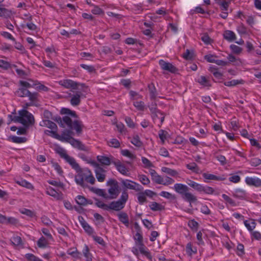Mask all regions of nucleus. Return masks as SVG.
<instances>
[{"instance_id": "obj_28", "label": "nucleus", "mask_w": 261, "mask_h": 261, "mask_svg": "<svg viewBox=\"0 0 261 261\" xmlns=\"http://www.w3.org/2000/svg\"><path fill=\"white\" fill-rule=\"evenodd\" d=\"M46 193L47 195H50L57 199H60L61 198L60 194L50 186L46 188Z\"/></svg>"}, {"instance_id": "obj_38", "label": "nucleus", "mask_w": 261, "mask_h": 261, "mask_svg": "<svg viewBox=\"0 0 261 261\" xmlns=\"http://www.w3.org/2000/svg\"><path fill=\"white\" fill-rule=\"evenodd\" d=\"M55 150L61 158L64 159L67 155L66 150L59 146H57Z\"/></svg>"}, {"instance_id": "obj_57", "label": "nucleus", "mask_w": 261, "mask_h": 261, "mask_svg": "<svg viewBox=\"0 0 261 261\" xmlns=\"http://www.w3.org/2000/svg\"><path fill=\"white\" fill-rule=\"evenodd\" d=\"M11 15V12L8 9L0 7V16L8 17Z\"/></svg>"}, {"instance_id": "obj_55", "label": "nucleus", "mask_w": 261, "mask_h": 261, "mask_svg": "<svg viewBox=\"0 0 261 261\" xmlns=\"http://www.w3.org/2000/svg\"><path fill=\"white\" fill-rule=\"evenodd\" d=\"M108 144L110 147L114 148H118L120 146V143L116 139H111L109 142H108Z\"/></svg>"}, {"instance_id": "obj_19", "label": "nucleus", "mask_w": 261, "mask_h": 261, "mask_svg": "<svg viewBox=\"0 0 261 261\" xmlns=\"http://www.w3.org/2000/svg\"><path fill=\"white\" fill-rule=\"evenodd\" d=\"M149 173L151 176V179L158 184H162L163 182V178L159 175L154 169H150Z\"/></svg>"}, {"instance_id": "obj_8", "label": "nucleus", "mask_w": 261, "mask_h": 261, "mask_svg": "<svg viewBox=\"0 0 261 261\" xmlns=\"http://www.w3.org/2000/svg\"><path fill=\"white\" fill-rule=\"evenodd\" d=\"M83 92H84L80 90H77L75 94L69 93V96L71 97L70 103L72 106H77L81 103V98L85 97Z\"/></svg>"}, {"instance_id": "obj_6", "label": "nucleus", "mask_w": 261, "mask_h": 261, "mask_svg": "<svg viewBox=\"0 0 261 261\" xmlns=\"http://www.w3.org/2000/svg\"><path fill=\"white\" fill-rule=\"evenodd\" d=\"M107 184L110 187L108 190V192L110 194L108 198L111 199L116 198L120 193L118 182L115 179H110Z\"/></svg>"}, {"instance_id": "obj_22", "label": "nucleus", "mask_w": 261, "mask_h": 261, "mask_svg": "<svg viewBox=\"0 0 261 261\" xmlns=\"http://www.w3.org/2000/svg\"><path fill=\"white\" fill-rule=\"evenodd\" d=\"M64 159L66 161V162L70 164L72 168L75 170H78V169H79L80 166L76 163L75 160L73 158L67 154L66 156H65Z\"/></svg>"}, {"instance_id": "obj_15", "label": "nucleus", "mask_w": 261, "mask_h": 261, "mask_svg": "<svg viewBox=\"0 0 261 261\" xmlns=\"http://www.w3.org/2000/svg\"><path fill=\"white\" fill-rule=\"evenodd\" d=\"M245 182L249 186L256 187H261V179L258 178L247 177L245 178Z\"/></svg>"}, {"instance_id": "obj_63", "label": "nucleus", "mask_w": 261, "mask_h": 261, "mask_svg": "<svg viewBox=\"0 0 261 261\" xmlns=\"http://www.w3.org/2000/svg\"><path fill=\"white\" fill-rule=\"evenodd\" d=\"M12 243L15 246H18L22 243L21 238L19 236L14 237L11 240Z\"/></svg>"}, {"instance_id": "obj_33", "label": "nucleus", "mask_w": 261, "mask_h": 261, "mask_svg": "<svg viewBox=\"0 0 261 261\" xmlns=\"http://www.w3.org/2000/svg\"><path fill=\"white\" fill-rule=\"evenodd\" d=\"M30 91L24 88H20L16 92V94L20 97H27L29 94Z\"/></svg>"}, {"instance_id": "obj_34", "label": "nucleus", "mask_w": 261, "mask_h": 261, "mask_svg": "<svg viewBox=\"0 0 261 261\" xmlns=\"http://www.w3.org/2000/svg\"><path fill=\"white\" fill-rule=\"evenodd\" d=\"M149 207L153 211H162L164 209V206L156 202H151Z\"/></svg>"}, {"instance_id": "obj_48", "label": "nucleus", "mask_w": 261, "mask_h": 261, "mask_svg": "<svg viewBox=\"0 0 261 261\" xmlns=\"http://www.w3.org/2000/svg\"><path fill=\"white\" fill-rule=\"evenodd\" d=\"M160 195L168 199L174 200L176 198V196L166 191H162L160 193Z\"/></svg>"}, {"instance_id": "obj_36", "label": "nucleus", "mask_w": 261, "mask_h": 261, "mask_svg": "<svg viewBox=\"0 0 261 261\" xmlns=\"http://www.w3.org/2000/svg\"><path fill=\"white\" fill-rule=\"evenodd\" d=\"M0 68L4 70H7L11 68V64L10 62L0 59Z\"/></svg>"}, {"instance_id": "obj_3", "label": "nucleus", "mask_w": 261, "mask_h": 261, "mask_svg": "<svg viewBox=\"0 0 261 261\" xmlns=\"http://www.w3.org/2000/svg\"><path fill=\"white\" fill-rule=\"evenodd\" d=\"M174 189L176 192L180 195L184 200L189 202L190 204L197 202V197L189 192L190 188L187 185L182 184H175L174 186Z\"/></svg>"}, {"instance_id": "obj_11", "label": "nucleus", "mask_w": 261, "mask_h": 261, "mask_svg": "<svg viewBox=\"0 0 261 261\" xmlns=\"http://www.w3.org/2000/svg\"><path fill=\"white\" fill-rule=\"evenodd\" d=\"M113 164L115 165L117 170L122 174L127 176L129 175V169L127 168L119 160L113 162Z\"/></svg>"}, {"instance_id": "obj_41", "label": "nucleus", "mask_w": 261, "mask_h": 261, "mask_svg": "<svg viewBox=\"0 0 261 261\" xmlns=\"http://www.w3.org/2000/svg\"><path fill=\"white\" fill-rule=\"evenodd\" d=\"M132 182L134 181L128 179H122L121 180V182L123 186H124L125 188L131 190L135 189L134 184H132Z\"/></svg>"}, {"instance_id": "obj_39", "label": "nucleus", "mask_w": 261, "mask_h": 261, "mask_svg": "<svg viewBox=\"0 0 261 261\" xmlns=\"http://www.w3.org/2000/svg\"><path fill=\"white\" fill-rule=\"evenodd\" d=\"M91 190L98 196H102L105 198H108V196L105 190L92 188Z\"/></svg>"}, {"instance_id": "obj_40", "label": "nucleus", "mask_w": 261, "mask_h": 261, "mask_svg": "<svg viewBox=\"0 0 261 261\" xmlns=\"http://www.w3.org/2000/svg\"><path fill=\"white\" fill-rule=\"evenodd\" d=\"M188 184L195 190L200 192L202 186V185L197 183L193 180H189V182H188Z\"/></svg>"}, {"instance_id": "obj_20", "label": "nucleus", "mask_w": 261, "mask_h": 261, "mask_svg": "<svg viewBox=\"0 0 261 261\" xmlns=\"http://www.w3.org/2000/svg\"><path fill=\"white\" fill-rule=\"evenodd\" d=\"M196 82H198L200 85L203 87H211V81L208 77H206L205 76L201 75L198 78V79L196 80Z\"/></svg>"}, {"instance_id": "obj_61", "label": "nucleus", "mask_w": 261, "mask_h": 261, "mask_svg": "<svg viewBox=\"0 0 261 261\" xmlns=\"http://www.w3.org/2000/svg\"><path fill=\"white\" fill-rule=\"evenodd\" d=\"M121 153L122 155L123 156L128 157L131 159H134L136 158V156L128 150L124 149L121 151Z\"/></svg>"}, {"instance_id": "obj_14", "label": "nucleus", "mask_w": 261, "mask_h": 261, "mask_svg": "<svg viewBox=\"0 0 261 261\" xmlns=\"http://www.w3.org/2000/svg\"><path fill=\"white\" fill-rule=\"evenodd\" d=\"M96 158L97 161L102 165L109 166L111 163L113 164V162H115V161H113V157L112 156L108 157L105 155H98Z\"/></svg>"}, {"instance_id": "obj_46", "label": "nucleus", "mask_w": 261, "mask_h": 261, "mask_svg": "<svg viewBox=\"0 0 261 261\" xmlns=\"http://www.w3.org/2000/svg\"><path fill=\"white\" fill-rule=\"evenodd\" d=\"M162 171L172 176H175L177 175V172L173 169L167 167H163L162 169Z\"/></svg>"}, {"instance_id": "obj_53", "label": "nucleus", "mask_w": 261, "mask_h": 261, "mask_svg": "<svg viewBox=\"0 0 261 261\" xmlns=\"http://www.w3.org/2000/svg\"><path fill=\"white\" fill-rule=\"evenodd\" d=\"M133 105L139 111H144L145 109V104L142 101H135Z\"/></svg>"}, {"instance_id": "obj_24", "label": "nucleus", "mask_w": 261, "mask_h": 261, "mask_svg": "<svg viewBox=\"0 0 261 261\" xmlns=\"http://www.w3.org/2000/svg\"><path fill=\"white\" fill-rule=\"evenodd\" d=\"M232 196L240 199H245L247 197V193L245 191L238 189L233 192Z\"/></svg>"}, {"instance_id": "obj_42", "label": "nucleus", "mask_w": 261, "mask_h": 261, "mask_svg": "<svg viewBox=\"0 0 261 261\" xmlns=\"http://www.w3.org/2000/svg\"><path fill=\"white\" fill-rule=\"evenodd\" d=\"M200 192H203L204 193L206 194H215V190L212 187L208 186H203V185L202 186Z\"/></svg>"}, {"instance_id": "obj_21", "label": "nucleus", "mask_w": 261, "mask_h": 261, "mask_svg": "<svg viewBox=\"0 0 261 261\" xmlns=\"http://www.w3.org/2000/svg\"><path fill=\"white\" fill-rule=\"evenodd\" d=\"M19 116H13V118L11 119V121L15 122H19L20 123H24L22 119V117L25 116V114H28V111L25 110H21L18 112Z\"/></svg>"}, {"instance_id": "obj_5", "label": "nucleus", "mask_w": 261, "mask_h": 261, "mask_svg": "<svg viewBox=\"0 0 261 261\" xmlns=\"http://www.w3.org/2000/svg\"><path fill=\"white\" fill-rule=\"evenodd\" d=\"M134 240L136 242V244L139 246L140 253L145 255L149 259L151 260L152 256L143 244L142 231H137L134 236Z\"/></svg>"}, {"instance_id": "obj_25", "label": "nucleus", "mask_w": 261, "mask_h": 261, "mask_svg": "<svg viewBox=\"0 0 261 261\" xmlns=\"http://www.w3.org/2000/svg\"><path fill=\"white\" fill-rule=\"evenodd\" d=\"M223 37L229 42H232L236 39V36L234 33L229 30L225 31L224 32Z\"/></svg>"}, {"instance_id": "obj_43", "label": "nucleus", "mask_w": 261, "mask_h": 261, "mask_svg": "<svg viewBox=\"0 0 261 261\" xmlns=\"http://www.w3.org/2000/svg\"><path fill=\"white\" fill-rule=\"evenodd\" d=\"M237 30L238 32L241 35H246L248 33L247 28L243 23L238 26Z\"/></svg>"}, {"instance_id": "obj_18", "label": "nucleus", "mask_w": 261, "mask_h": 261, "mask_svg": "<svg viewBox=\"0 0 261 261\" xmlns=\"http://www.w3.org/2000/svg\"><path fill=\"white\" fill-rule=\"evenodd\" d=\"M149 110L152 114L155 113V112H158L160 115H161L160 117V123L159 124V126L161 127V125L163 124L164 121L165 119V115L161 111L158 110L156 108V105L155 103H152L150 106L149 107Z\"/></svg>"}, {"instance_id": "obj_27", "label": "nucleus", "mask_w": 261, "mask_h": 261, "mask_svg": "<svg viewBox=\"0 0 261 261\" xmlns=\"http://www.w3.org/2000/svg\"><path fill=\"white\" fill-rule=\"evenodd\" d=\"M117 215L119 221L124 224L126 226H128L129 220L127 214L124 212H121Z\"/></svg>"}, {"instance_id": "obj_17", "label": "nucleus", "mask_w": 261, "mask_h": 261, "mask_svg": "<svg viewBox=\"0 0 261 261\" xmlns=\"http://www.w3.org/2000/svg\"><path fill=\"white\" fill-rule=\"evenodd\" d=\"M25 116L22 117L24 123H22L25 126H28L34 123L35 119L33 115L28 111V114H25Z\"/></svg>"}, {"instance_id": "obj_4", "label": "nucleus", "mask_w": 261, "mask_h": 261, "mask_svg": "<svg viewBox=\"0 0 261 261\" xmlns=\"http://www.w3.org/2000/svg\"><path fill=\"white\" fill-rule=\"evenodd\" d=\"M60 85L66 89H70L74 92V90H81L84 92H87L88 87L85 84L78 83L70 79H64L59 82Z\"/></svg>"}, {"instance_id": "obj_2", "label": "nucleus", "mask_w": 261, "mask_h": 261, "mask_svg": "<svg viewBox=\"0 0 261 261\" xmlns=\"http://www.w3.org/2000/svg\"><path fill=\"white\" fill-rule=\"evenodd\" d=\"M76 171L77 174L75 176V180L77 185L83 188L86 187L87 185L85 183V181L91 185L94 184L95 179L88 168H81L80 167L79 169Z\"/></svg>"}, {"instance_id": "obj_12", "label": "nucleus", "mask_w": 261, "mask_h": 261, "mask_svg": "<svg viewBox=\"0 0 261 261\" xmlns=\"http://www.w3.org/2000/svg\"><path fill=\"white\" fill-rule=\"evenodd\" d=\"M202 176L204 178V182H208L210 180H217V181H223L226 179V177L224 176H216L215 175L208 173H203Z\"/></svg>"}, {"instance_id": "obj_59", "label": "nucleus", "mask_w": 261, "mask_h": 261, "mask_svg": "<svg viewBox=\"0 0 261 261\" xmlns=\"http://www.w3.org/2000/svg\"><path fill=\"white\" fill-rule=\"evenodd\" d=\"M141 161L144 164V168H148L153 167V164L152 163L145 157L142 156L141 158Z\"/></svg>"}, {"instance_id": "obj_44", "label": "nucleus", "mask_w": 261, "mask_h": 261, "mask_svg": "<svg viewBox=\"0 0 261 261\" xmlns=\"http://www.w3.org/2000/svg\"><path fill=\"white\" fill-rule=\"evenodd\" d=\"M38 93L37 92L32 93L30 91L29 94L27 97H28L30 102H32L35 104V102L37 101L38 97Z\"/></svg>"}, {"instance_id": "obj_51", "label": "nucleus", "mask_w": 261, "mask_h": 261, "mask_svg": "<svg viewBox=\"0 0 261 261\" xmlns=\"http://www.w3.org/2000/svg\"><path fill=\"white\" fill-rule=\"evenodd\" d=\"M138 178L140 181L143 185H148L150 183V180L149 178L145 175L141 174L138 175Z\"/></svg>"}, {"instance_id": "obj_52", "label": "nucleus", "mask_w": 261, "mask_h": 261, "mask_svg": "<svg viewBox=\"0 0 261 261\" xmlns=\"http://www.w3.org/2000/svg\"><path fill=\"white\" fill-rule=\"evenodd\" d=\"M25 258L28 261H43L38 257L32 253H27L25 255Z\"/></svg>"}, {"instance_id": "obj_54", "label": "nucleus", "mask_w": 261, "mask_h": 261, "mask_svg": "<svg viewBox=\"0 0 261 261\" xmlns=\"http://www.w3.org/2000/svg\"><path fill=\"white\" fill-rule=\"evenodd\" d=\"M47 245V241L44 237H41L37 242V245L40 248H44Z\"/></svg>"}, {"instance_id": "obj_26", "label": "nucleus", "mask_w": 261, "mask_h": 261, "mask_svg": "<svg viewBox=\"0 0 261 261\" xmlns=\"http://www.w3.org/2000/svg\"><path fill=\"white\" fill-rule=\"evenodd\" d=\"M40 125L42 126H46L51 129H57V126L56 124L47 119L43 120L42 122L40 123Z\"/></svg>"}, {"instance_id": "obj_31", "label": "nucleus", "mask_w": 261, "mask_h": 261, "mask_svg": "<svg viewBox=\"0 0 261 261\" xmlns=\"http://www.w3.org/2000/svg\"><path fill=\"white\" fill-rule=\"evenodd\" d=\"M148 87L150 98L151 99H155L157 97V92L154 84L152 83L149 84Z\"/></svg>"}, {"instance_id": "obj_32", "label": "nucleus", "mask_w": 261, "mask_h": 261, "mask_svg": "<svg viewBox=\"0 0 261 261\" xmlns=\"http://www.w3.org/2000/svg\"><path fill=\"white\" fill-rule=\"evenodd\" d=\"M76 203L80 205H86L88 204H92V202H89L84 196L79 195L75 199Z\"/></svg>"}, {"instance_id": "obj_1", "label": "nucleus", "mask_w": 261, "mask_h": 261, "mask_svg": "<svg viewBox=\"0 0 261 261\" xmlns=\"http://www.w3.org/2000/svg\"><path fill=\"white\" fill-rule=\"evenodd\" d=\"M60 113L61 114L66 115L62 118L58 116L53 117L51 113L48 110L44 111L43 115L47 120L51 119L57 122L61 127H67L71 129H75L77 134L82 133L84 125L81 121L76 119L77 116L75 111H71L68 108H62Z\"/></svg>"}, {"instance_id": "obj_16", "label": "nucleus", "mask_w": 261, "mask_h": 261, "mask_svg": "<svg viewBox=\"0 0 261 261\" xmlns=\"http://www.w3.org/2000/svg\"><path fill=\"white\" fill-rule=\"evenodd\" d=\"M124 206L123 205L120 201H114L111 202L109 204H108V211L109 210H114L116 211H119L122 208H123Z\"/></svg>"}, {"instance_id": "obj_60", "label": "nucleus", "mask_w": 261, "mask_h": 261, "mask_svg": "<svg viewBox=\"0 0 261 261\" xmlns=\"http://www.w3.org/2000/svg\"><path fill=\"white\" fill-rule=\"evenodd\" d=\"M138 200L140 204H143L146 201V197L143 192H140L137 194Z\"/></svg>"}, {"instance_id": "obj_7", "label": "nucleus", "mask_w": 261, "mask_h": 261, "mask_svg": "<svg viewBox=\"0 0 261 261\" xmlns=\"http://www.w3.org/2000/svg\"><path fill=\"white\" fill-rule=\"evenodd\" d=\"M95 168L96 177L99 182H103L106 178V170L96 161L90 160L89 162Z\"/></svg>"}, {"instance_id": "obj_62", "label": "nucleus", "mask_w": 261, "mask_h": 261, "mask_svg": "<svg viewBox=\"0 0 261 261\" xmlns=\"http://www.w3.org/2000/svg\"><path fill=\"white\" fill-rule=\"evenodd\" d=\"M80 66L83 69L87 70L89 73H92L95 71L94 67L92 65H87L84 64H81Z\"/></svg>"}, {"instance_id": "obj_47", "label": "nucleus", "mask_w": 261, "mask_h": 261, "mask_svg": "<svg viewBox=\"0 0 261 261\" xmlns=\"http://www.w3.org/2000/svg\"><path fill=\"white\" fill-rule=\"evenodd\" d=\"M186 167L194 172L198 173L199 170L197 164L195 163H191L186 165Z\"/></svg>"}, {"instance_id": "obj_45", "label": "nucleus", "mask_w": 261, "mask_h": 261, "mask_svg": "<svg viewBox=\"0 0 261 261\" xmlns=\"http://www.w3.org/2000/svg\"><path fill=\"white\" fill-rule=\"evenodd\" d=\"M222 198L224 199V200L226 201V203H229L230 205L232 206H237L236 202L234 200H233L232 198L229 197L227 195L223 194L222 195Z\"/></svg>"}, {"instance_id": "obj_10", "label": "nucleus", "mask_w": 261, "mask_h": 261, "mask_svg": "<svg viewBox=\"0 0 261 261\" xmlns=\"http://www.w3.org/2000/svg\"><path fill=\"white\" fill-rule=\"evenodd\" d=\"M159 63L163 70L167 71L172 73H176L178 70L177 68L171 63L166 62L163 60H160Z\"/></svg>"}, {"instance_id": "obj_9", "label": "nucleus", "mask_w": 261, "mask_h": 261, "mask_svg": "<svg viewBox=\"0 0 261 261\" xmlns=\"http://www.w3.org/2000/svg\"><path fill=\"white\" fill-rule=\"evenodd\" d=\"M68 130H64L61 135L56 134V139L62 142H66L69 143L72 137L71 135L73 134L71 129L68 128Z\"/></svg>"}, {"instance_id": "obj_64", "label": "nucleus", "mask_w": 261, "mask_h": 261, "mask_svg": "<svg viewBox=\"0 0 261 261\" xmlns=\"http://www.w3.org/2000/svg\"><path fill=\"white\" fill-rule=\"evenodd\" d=\"M250 164L252 166L256 167L261 164V160L259 158H252L250 161Z\"/></svg>"}, {"instance_id": "obj_29", "label": "nucleus", "mask_w": 261, "mask_h": 261, "mask_svg": "<svg viewBox=\"0 0 261 261\" xmlns=\"http://www.w3.org/2000/svg\"><path fill=\"white\" fill-rule=\"evenodd\" d=\"M197 248L196 247H193L191 243H189L186 247V251L188 255L192 256L193 254L197 253Z\"/></svg>"}, {"instance_id": "obj_58", "label": "nucleus", "mask_w": 261, "mask_h": 261, "mask_svg": "<svg viewBox=\"0 0 261 261\" xmlns=\"http://www.w3.org/2000/svg\"><path fill=\"white\" fill-rule=\"evenodd\" d=\"M128 198V194L126 192L123 191L120 196V199L118 200L119 201H120L123 205L125 206V204L127 201Z\"/></svg>"}, {"instance_id": "obj_56", "label": "nucleus", "mask_w": 261, "mask_h": 261, "mask_svg": "<svg viewBox=\"0 0 261 261\" xmlns=\"http://www.w3.org/2000/svg\"><path fill=\"white\" fill-rule=\"evenodd\" d=\"M230 48L232 52L236 54H239L242 51V48L241 47L235 44L230 45Z\"/></svg>"}, {"instance_id": "obj_30", "label": "nucleus", "mask_w": 261, "mask_h": 261, "mask_svg": "<svg viewBox=\"0 0 261 261\" xmlns=\"http://www.w3.org/2000/svg\"><path fill=\"white\" fill-rule=\"evenodd\" d=\"M16 182L18 185L23 187H25L28 189L32 190L34 189V187L33 186V185L30 182H28V181H27L26 180L21 179L20 180L16 181Z\"/></svg>"}, {"instance_id": "obj_37", "label": "nucleus", "mask_w": 261, "mask_h": 261, "mask_svg": "<svg viewBox=\"0 0 261 261\" xmlns=\"http://www.w3.org/2000/svg\"><path fill=\"white\" fill-rule=\"evenodd\" d=\"M83 253L84 256L86 257L87 261H92V255L89 252V249L87 245H85V247L83 250Z\"/></svg>"}, {"instance_id": "obj_50", "label": "nucleus", "mask_w": 261, "mask_h": 261, "mask_svg": "<svg viewBox=\"0 0 261 261\" xmlns=\"http://www.w3.org/2000/svg\"><path fill=\"white\" fill-rule=\"evenodd\" d=\"M242 80H233L230 81L225 82L224 85L228 87L234 86L238 84L242 83Z\"/></svg>"}, {"instance_id": "obj_49", "label": "nucleus", "mask_w": 261, "mask_h": 261, "mask_svg": "<svg viewBox=\"0 0 261 261\" xmlns=\"http://www.w3.org/2000/svg\"><path fill=\"white\" fill-rule=\"evenodd\" d=\"M131 143L137 147H140L142 145L138 135H135L133 137Z\"/></svg>"}, {"instance_id": "obj_23", "label": "nucleus", "mask_w": 261, "mask_h": 261, "mask_svg": "<svg viewBox=\"0 0 261 261\" xmlns=\"http://www.w3.org/2000/svg\"><path fill=\"white\" fill-rule=\"evenodd\" d=\"M80 223L85 230V231L88 234H91L93 232V229L87 223L83 217L80 219Z\"/></svg>"}, {"instance_id": "obj_13", "label": "nucleus", "mask_w": 261, "mask_h": 261, "mask_svg": "<svg viewBox=\"0 0 261 261\" xmlns=\"http://www.w3.org/2000/svg\"><path fill=\"white\" fill-rule=\"evenodd\" d=\"M70 143L73 147L76 148L79 150L85 151H88V147L86 146L83 143L79 140H76L72 137L71 140L69 141Z\"/></svg>"}, {"instance_id": "obj_35", "label": "nucleus", "mask_w": 261, "mask_h": 261, "mask_svg": "<svg viewBox=\"0 0 261 261\" xmlns=\"http://www.w3.org/2000/svg\"><path fill=\"white\" fill-rule=\"evenodd\" d=\"M11 141L15 143H22L27 141V139L25 137H20L16 136H13L10 137Z\"/></svg>"}]
</instances>
